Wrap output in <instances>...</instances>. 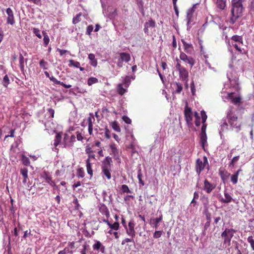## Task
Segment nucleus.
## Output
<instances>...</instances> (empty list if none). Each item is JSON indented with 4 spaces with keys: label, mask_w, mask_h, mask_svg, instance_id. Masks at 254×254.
<instances>
[{
    "label": "nucleus",
    "mask_w": 254,
    "mask_h": 254,
    "mask_svg": "<svg viewBox=\"0 0 254 254\" xmlns=\"http://www.w3.org/2000/svg\"><path fill=\"white\" fill-rule=\"evenodd\" d=\"M231 5L232 7L229 22L231 24H234L237 20L242 15L244 10L242 0H232Z\"/></svg>",
    "instance_id": "nucleus-1"
},
{
    "label": "nucleus",
    "mask_w": 254,
    "mask_h": 254,
    "mask_svg": "<svg viewBox=\"0 0 254 254\" xmlns=\"http://www.w3.org/2000/svg\"><path fill=\"white\" fill-rule=\"evenodd\" d=\"M112 162V158L109 156L106 157L102 162V172L108 180L111 178V171Z\"/></svg>",
    "instance_id": "nucleus-2"
},
{
    "label": "nucleus",
    "mask_w": 254,
    "mask_h": 254,
    "mask_svg": "<svg viewBox=\"0 0 254 254\" xmlns=\"http://www.w3.org/2000/svg\"><path fill=\"white\" fill-rule=\"evenodd\" d=\"M227 119L231 128H236L239 130L240 129V125L238 124V117L232 112V108L227 113Z\"/></svg>",
    "instance_id": "nucleus-3"
},
{
    "label": "nucleus",
    "mask_w": 254,
    "mask_h": 254,
    "mask_svg": "<svg viewBox=\"0 0 254 254\" xmlns=\"http://www.w3.org/2000/svg\"><path fill=\"white\" fill-rule=\"evenodd\" d=\"M206 165L208 166V162L207 158L206 156H203V161L199 158L196 160L195 170L198 176H199L200 173L203 170Z\"/></svg>",
    "instance_id": "nucleus-4"
},
{
    "label": "nucleus",
    "mask_w": 254,
    "mask_h": 254,
    "mask_svg": "<svg viewBox=\"0 0 254 254\" xmlns=\"http://www.w3.org/2000/svg\"><path fill=\"white\" fill-rule=\"evenodd\" d=\"M156 26V22L152 19H150L148 21L145 22L144 24L143 31L145 34L149 35L152 28Z\"/></svg>",
    "instance_id": "nucleus-5"
},
{
    "label": "nucleus",
    "mask_w": 254,
    "mask_h": 254,
    "mask_svg": "<svg viewBox=\"0 0 254 254\" xmlns=\"http://www.w3.org/2000/svg\"><path fill=\"white\" fill-rule=\"evenodd\" d=\"M180 58L184 62L189 64L190 65V67H192L195 64L194 60L192 57H188L183 52H181L180 53Z\"/></svg>",
    "instance_id": "nucleus-6"
},
{
    "label": "nucleus",
    "mask_w": 254,
    "mask_h": 254,
    "mask_svg": "<svg viewBox=\"0 0 254 254\" xmlns=\"http://www.w3.org/2000/svg\"><path fill=\"white\" fill-rule=\"evenodd\" d=\"M54 114H55V111L53 109L49 108L47 110V112L46 113V114L45 115V117L47 118L48 121L47 122L42 121V122L43 123L46 128L49 126L48 125L49 124L50 121H51V120H52V119L54 118Z\"/></svg>",
    "instance_id": "nucleus-7"
},
{
    "label": "nucleus",
    "mask_w": 254,
    "mask_h": 254,
    "mask_svg": "<svg viewBox=\"0 0 254 254\" xmlns=\"http://www.w3.org/2000/svg\"><path fill=\"white\" fill-rule=\"evenodd\" d=\"M194 7L193 6L191 8H189L187 10V29L189 30L190 28H191V26H190L189 25L191 23V22L192 21V18L193 16V14L194 11Z\"/></svg>",
    "instance_id": "nucleus-8"
},
{
    "label": "nucleus",
    "mask_w": 254,
    "mask_h": 254,
    "mask_svg": "<svg viewBox=\"0 0 254 254\" xmlns=\"http://www.w3.org/2000/svg\"><path fill=\"white\" fill-rule=\"evenodd\" d=\"M110 148L111 149V154L113 155L114 158L117 160L118 162H121L120 158L119 152L118 149L116 147L115 144H111L110 145Z\"/></svg>",
    "instance_id": "nucleus-9"
},
{
    "label": "nucleus",
    "mask_w": 254,
    "mask_h": 254,
    "mask_svg": "<svg viewBox=\"0 0 254 254\" xmlns=\"http://www.w3.org/2000/svg\"><path fill=\"white\" fill-rule=\"evenodd\" d=\"M200 114H201V116L202 126L201 127V132H200V134H206V124L205 123L206 121L207 116L206 113L204 111H201Z\"/></svg>",
    "instance_id": "nucleus-10"
},
{
    "label": "nucleus",
    "mask_w": 254,
    "mask_h": 254,
    "mask_svg": "<svg viewBox=\"0 0 254 254\" xmlns=\"http://www.w3.org/2000/svg\"><path fill=\"white\" fill-rule=\"evenodd\" d=\"M215 188V185L210 183L207 179L204 181L203 190L207 193H210Z\"/></svg>",
    "instance_id": "nucleus-11"
},
{
    "label": "nucleus",
    "mask_w": 254,
    "mask_h": 254,
    "mask_svg": "<svg viewBox=\"0 0 254 254\" xmlns=\"http://www.w3.org/2000/svg\"><path fill=\"white\" fill-rule=\"evenodd\" d=\"M128 228L127 227L126 233L127 234L130 236L131 238H133L135 236V232L134 229V224L132 221L129 222L128 224Z\"/></svg>",
    "instance_id": "nucleus-12"
},
{
    "label": "nucleus",
    "mask_w": 254,
    "mask_h": 254,
    "mask_svg": "<svg viewBox=\"0 0 254 254\" xmlns=\"http://www.w3.org/2000/svg\"><path fill=\"white\" fill-rule=\"evenodd\" d=\"M181 41L183 44L184 50L186 53L189 54H192L194 53V49L192 44L187 43L183 39H182Z\"/></svg>",
    "instance_id": "nucleus-13"
},
{
    "label": "nucleus",
    "mask_w": 254,
    "mask_h": 254,
    "mask_svg": "<svg viewBox=\"0 0 254 254\" xmlns=\"http://www.w3.org/2000/svg\"><path fill=\"white\" fill-rule=\"evenodd\" d=\"M222 124L220 126L219 128V134L220 135L221 138H223V132L227 130L228 128V125L227 122V120L226 119H223L222 120Z\"/></svg>",
    "instance_id": "nucleus-14"
},
{
    "label": "nucleus",
    "mask_w": 254,
    "mask_h": 254,
    "mask_svg": "<svg viewBox=\"0 0 254 254\" xmlns=\"http://www.w3.org/2000/svg\"><path fill=\"white\" fill-rule=\"evenodd\" d=\"M92 247L94 251L101 252L102 253H104L105 252V247L100 241H95V243L93 245Z\"/></svg>",
    "instance_id": "nucleus-15"
},
{
    "label": "nucleus",
    "mask_w": 254,
    "mask_h": 254,
    "mask_svg": "<svg viewBox=\"0 0 254 254\" xmlns=\"http://www.w3.org/2000/svg\"><path fill=\"white\" fill-rule=\"evenodd\" d=\"M6 12L8 15L7 18V23L13 25L14 23V19L13 16V13L12 9L10 8H7L6 9Z\"/></svg>",
    "instance_id": "nucleus-16"
},
{
    "label": "nucleus",
    "mask_w": 254,
    "mask_h": 254,
    "mask_svg": "<svg viewBox=\"0 0 254 254\" xmlns=\"http://www.w3.org/2000/svg\"><path fill=\"white\" fill-rule=\"evenodd\" d=\"M163 220L162 215H160L159 217L151 219L150 221V224L155 229H157L159 227V224Z\"/></svg>",
    "instance_id": "nucleus-17"
},
{
    "label": "nucleus",
    "mask_w": 254,
    "mask_h": 254,
    "mask_svg": "<svg viewBox=\"0 0 254 254\" xmlns=\"http://www.w3.org/2000/svg\"><path fill=\"white\" fill-rule=\"evenodd\" d=\"M217 8L224 10L226 6V0H213Z\"/></svg>",
    "instance_id": "nucleus-18"
},
{
    "label": "nucleus",
    "mask_w": 254,
    "mask_h": 254,
    "mask_svg": "<svg viewBox=\"0 0 254 254\" xmlns=\"http://www.w3.org/2000/svg\"><path fill=\"white\" fill-rule=\"evenodd\" d=\"M179 77L184 81H187L188 80L189 73L187 69L184 67L179 71Z\"/></svg>",
    "instance_id": "nucleus-19"
},
{
    "label": "nucleus",
    "mask_w": 254,
    "mask_h": 254,
    "mask_svg": "<svg viewBox=\"0 0 254 254\" xmlns=\"http://www.w3.org/2000/svg\"><path fill=\"white\" fill-rule=\"evenodd\" d=\"M235 232V231L233 229L226 228L222 233L221 236H228L229 238L232 239Z\"/></svg>",
    "instance_id": "nucleus-20"
},
{
    "label": "nucleus",
    "mask_w": 254,
    "mask_h": 254,
    "mask_svg": "<svg viewBox=\"0 0 254 254\" xmlns=\"http://www.w3.org/2000/svg\"><path fill=\"white\" fill-rule=\"evenodd\" d=\"M185 116L188 123H190L192 119L190 108H186L185 110Z\"/></svg>",
    "instance_id": "nucleus-21"
},
{
    "label": "nucleus",
    "mask_w": 254,
    "mask_h": 254,
    "mask_svg": "<svg viewBox=\"0 0 254 254\" xmlns=\"http://www.w3.org/2000/svg\"><path fill=\"white\" fill-rule=\"evenodd\" d=\"M219 174L221 179L223 181L226 180L228 179V178L230 176V174L228 173L227 171L222 170L221 169L219 170Z\"/></svg>",
    "instance_id": "nucleus-22"
},
{
    "label": "nucleus",
    "mask_w": 254,
    "mask_h": 254,
    "mask_svg": "<svg viewBox=\"0 0 254 254\" xmlns=\"http://www.w3.org/2000/svg\"><path fill=\"white\" fill-rule=\"evenodd\" d=\"M224 196L225 198H222L220 199V201L223 203H228L230 202L232 200L233 198L231 196V195L226 191H224Z\"/></svg>",
    "instance_id": "nucleus-23"
},
{
    "label": "nucleus",
    "mask_w": 254,
    "mask_h": 254,
    "mask_svg": "<svg viewBox=\"0 0 254 254\" xmlns=\"http://www.w3.org/2000/svg\"><path fill=\"white\" fill-rule=\"evenodd\" d=\"M99 210L101 213L105 215L107 217L110 216V213L107 207L104 204H102L99 208Z\"/></svg>",
    "instance_id": "nucleus-24"
},
{
    "label": "nucleus",
    "mask_w": 254,
    "mask_h": 254,
    "mask_svg": "<svg viewBox=\"0 0 254 254\" xmlns=\"http://www.w3.org/2000/svg\"><path fill=\"white\" fill-rule=\"evenodd\" d=\"M120 58L121 61L125 62H128L130 60V55L127 53H121L120 54Z\"/></svg>",
    "instance_id": "nucleus-25"
},
{
    "label": "nucleus",
    "mask_w": 254,
    "mask_h": 254,
    "mask_svg": "<svg viewBox=\"0 0 254 254\" xmlns=\"http://www.w3.org/2000/svg\"><path fill=\"white\" fill-rule=\"evenodd\" d=\"M127 88H126L125 86L123 85V84H119L117 86V91L118 93L121 95H123L125 92L127 91Z\"/></svg>",
    "instance_id": "nucleus-26"
},
{
    "label": "nucleus",
    "mask_w": 254,
    "mask_h": 254,
    "mask_svg": "<svg viewBox=\"0 0 254 254\" xmlns=\"http://www.w3.org/2000/svg\"><path fill=\"white\" fill-rule=\"evenodd\" d=\"M228 97L229 99L231 100L232 103L236 105L241 102V98L240 97H234L233 93L229 94Z\"/></svg>",
    "instance_id": "nucleus-27"
},
{
    "label": "nucleus",
    "mask_w": 254,
    "mask_h": 254,
    "mask_svg": "<svg viewBox=\"0 0 254 254\" xmlns=\"http://www.w3.org/2000/svg\"><path fill=\"white\" fill-rule=\"evenodd\" d=\"M27 61V59H24L22 55L20 54L19 56V66L22 71L24 69V63H26Z\"/></svg>",
    "instance_id": "nucleus-28"
},
{
    "label": "nucleus",
    "mask_w": 254,
    "mask_h": 254,
    "mask_svg": "<svg viewBox=\"0 0 254 254\" xmlns=\"http://www.w3.org/2000/svg\"><path fill=\"white\" fill-rule=\"evenodd\" d=\"M88 59L90 61V64L93 66H96L97 64V60L95 59V55L93 54H89L88 55Z\"/></svg>",
    "instance_id": "nucleus-29"
},
{
    "label": "nucleus",
    "mask_w": 254,
    "mask_h": 254,
    "mask_svg": "<svg viewBox=\"0 0 254 254\" xmlns=\"http://www.w3.org/2000/svg\"><path fill=\"white\" fill-rule=\"evenodd\" d=\"M200 142L202 148L204 149L205 145H207L206 134H200Z\"/></svg>",
    "instance_id": "nucleus-30"
},
{
    "label": "nucleus",
    "mask_w": 254,
    "mask_h": 254,
    "mask_svg": "<svg viewBox=\"0 0 254 254\" xmlns=\"http://www.w3.org/2000/svg\"><path fill=\"white\" fill-rule=\"evenodd\" d=\"M86 163L87 173L91 177H92L93 175V171L91 168V164L89 158L86 160Z\"/></svg>",
    "instance_id": "nucleus-31"
},
{
    "label": "nucleus",
    "mask_w": 254,
    "mask_h": 254,
    "mask_svg": "<svg viewBox=\"0 0 254 254\" xmlns=\"http://www.w3.org/2000/svg\"><path fill=\"white\" fill-rule=\"evenodd\" d=\"M231 40L232 41L238 42L241 44H243V38L241 36L234 35L232 37Z\"/></svg>",
    "instance_id": "nucleus-32"
},
{
    "label": "nucleus",
    "mask_w": 254,
    "mask_h": 254,
    "mask_svg": "<svg viewBox=\"0 0 254 254\" xmlns=\"http://www.w3.org/2000/svg\"><path fill=\"white\" fill-rule=\"evenodd\" d=\"M174 87L175 88V92L177 93H180L183 89L182 84L179 82H175L174 84Z\"/></svg>",
    "instance_id": "nucleus-33"
},
{
    "label": "nucleus",
    "mask_w": 254,
    "mask_h": 254,
    "mask_svg": "<svg viewBox=\"0 0 254 254\" xmlns=\"http://www.w3.org/2000/svg\"><path fill=\"white\" fill-rule=\"evenodd\" d=\"M89 117L87 119L88 127H93V124L95 122V118L92 114H90Z\"/></svg>",
    "instance_id": "nucleus-34"
},
{
    "label": "nucleus",
    "mask_w": 254,
    "mask_h": 254,
    "mask_svg": "<svg viewBox=\"0 0 254 254\" xmlns=\"http://www.w3.org/2000/svg\"><path fill=\"white\" fill-rule=\"evenodd\" d=\"M42 33H43V35L44 37V38H43L44 44L45 46H47L48 45L49 41H50L49 37L47 33L45 31H43L42 32Z\"/></svg>",
    "instance_id": "nucleus-35"
},
{
    "label": "nucleus",
    "mask_w": 254,
    "mask_h": 254,
    "mask_svg": "<svg viewBox=\"0 0 254 254\" xmlns=\"http://www.w3.org/2000/svg\"><path fill=\"white\" fill-rule=\"evenodd\" d=\"M39 65L40 67L44 69H47L48 68V63L47 62H46L44 59H42L39 62Z\"/></svg>",
    "instance_id": "nucleus-36"
},
{
    "label": "nucleus",
    "mask_w": 254,
    "mask_h": 254,
    "mask_svg": "<svg viewBox=\"0 0 254 254\" xmlns=\"http://www.w3.org/2000/svg\"><path fill=\"white\" fill-rule=\"evenodd\" d=\"M21 161L22 163L25 166L30 165V162L29 159L23 154L21 155Z\"/></svg>",
    "instance_id": "nucleus-37"
},
{
    "label": "nucleus",
    "mask_w": 254,
    "mask_h": 254,
    "mask_svg": "<svg viewBox=\"0 0 254 254\" xmlns=\"http://www.w3.org/2000/svg\"><path fill=\"white\" fill-rule=\"evenodd\" d=\"M98 82V80L96 77H91L88 78L87 81V84L89 86H91L94 83H96Z\"/></svg>",
    "instance_id": "nucleus-38"
},
{
    "label": "nucleus",
    "mask_w": 254,
    "mask_h": 254,
    "mask_svg": "<svg viewBox=\"0 0 254 254\" xmlns=\"http://www.w3.org/2000/svg\"><path fill=\"white\" fill-rule=\"evenodd\" d=\"M69 63L68 65L69 66H72L76 68L80 67V64L78 62H75L73 60H69Z\"/></svg>",
    "instance_id": "nucleus-39"
},
{
    "label": "nucleus",
    "mask_w": 254,
    "mask_h": 254,
    "mask_svg": "<svg viewBox=\"0 0 254 254\" xmlns=\"http://www.w3.org/2000/svg\"><path fill=\"white\" fill-rule=\"evenodd\" d=\"M250 8V13L253 16L254 15V0H252L249 6Z\"/></svg>",
    "instance_id": "nucleus-40"
},
{
    "label": "nucleus",
    "mask_w": 254,
    "mask_h": 254,
    "mask_svg": "<svg viewBox=\"0 0 254 254\" xmlns=\"http://www.w3.org/2000/svg\"><path fill=\"white\" fill-rule=\"evenodd\" d=\"M42 177L45 180L47 183H49L51 181V177L49 175L47 172H44L42 175Z\"/></svg>",
    "instance_id": "nucleus-41"
},
{
    "label": "nucleus",
    "mask_w": 254,
    "mask_h": 254,
    "mask_svg": "<svg viewBox=\"0 0 254 254\" xmlns=\"http://www.w3.org/2000/svg\"><path fill=\"white\" fill-rule=\"evenodd\" d=\"M20 174L25 179H28V170L26 168H21L20 169Z\"/></svg>",
    "instance_id": "nucleus-42"
},
{
    "label": "nucleus",
    "mask_w": 254,
    "mask_h": 254,
    "mask_svg": "<svg viewBox=\"0 0 254 254\" xmlns=\"http://www.w3.org/2000/svg\"><path fill=\"white\" fill-rule=\"evenodd\" d=\"M224 239L223 245L230 246L231 243V239L228 236H221Z\"/></svg>",
    "instance_id": "nucleus-43"
},
{
    "label": "nucleus",
    "mask_w": 254,
    "mask_h": 254,
    "mask_svg": "<svg viewBox=\"0 0 254 254\" xmlns=\"http://www.w3.org/2000/svg\"><path fill=\"white\" fill-rule=\"evenodd\" d=\"M130 80L128 76H126L123 81V85L125 86L126 88H127L128 87L129 84H130Z\"/></svg>",
    "instance_id": "nucleus-44"
},
{
    "label": "nucleus",
    "mask_w": 254,
    "mask_h": 254,
    "mask_svg": "<svg viewBox=\"0 0 254 254\" xmlns=\"http://www.w3.org/2000/svg\"><path fill=\"white\" fill-rule=\"evenodd\" d=\"M121 190L123 193H131V191L129 189L128 187L126 185H123L121 187Z\"/></svg>",
    "instance_id": "nucleus-45"
},
{
    "label": "nucleus",
    "mask_w": 254,
    "mask_h": 254,
    "mask_svg": "<svg viewBox=\"0 0 254 254\" xmlns=\"http://www.w3.org/2000/svg\"><path fill=\"white\" fill-rule=\"evenodd\" d=\"M9 83V78H8L7 75H5L3 78L2 84L4 87H6Z\"/></svg>",
    "instance_id": "nucleus-46"
},
{
    "label": "nucleus",
    "mask_w": 254,
    "mask_h": 254,
    "mask_svg": "<svg viewBox=\"0 0 254 254\" xmlns=\"http://www.w3.org/2000/svg\"><path fill=\"white\" fill-rule=\"evenodd\" d=\"M81 14L79 13L76 15V16L74 17L72 19V23L74 24L78 23L80 21V16Z\"/></svg>",
    "instance_id": "nucleus-47"
},
{
    "label": "nucleus",
    "mask_w": 254,
    "mask_h": 254,
    "mask_svg": "<svg viewBox=\"0 0 254 254\" xmlns=\"http://www.w3.org/2000/svg\"><path fill=\"white\" fill-rule=\"evenodd\" d=\"M238 179V177L234 174L232 175L231 176V181L234 185L236 184L237 183Z\"/></svg>",
    "instance_id": "nucleus-48"
},
{
    "label": "nucleus",
    "mask_w": 254,
    "mask_h": 254,
    "mask_svg": "<svg viewBox=\"0 0 254 254\" xmlns=\"http://www.w3.org/2000/svg\"><path fill=\"white\" fill-rule=\"evenodd\" d=\"M119 223L118 222H115L114 224H112L111 223V225L109 226V227L111 228V229H113L115 230H117L119 228Z\"/></svg>",
    "instance_id": "nucleus-49"
},
{
    "label": "nucleus",
    "mask_w": 254,
    "mask_h": 254,
    "mask_svg": "<svg viewBox=\"0 0 254 254\" xmlns=\"http://www.w3.org/2000/svg\"><path fill=\"white\" fill-rule=\"evenodd\" d=\"M142 174H141V171L140 170L138 171V175H137V178L138 179L139 184H140L141 186H144V183L142 180Z\"/></svg>",
    "instance_id": "nucleus-50"
},
{
    "label": "nucleus",
    "mask_w": 254,
    "mask_h": 254,
    "mask_svg": "<svg viewBox=\"0 0 254 254\" xmlns=\"http://www.w3.org/2000/svg\"><path fill=\"white\" fill-rule=\"evenodd\" d=\"M117 13L116 9L114 10L112 12H110L108 14V17L110 19H113L115 18Z\"/></svg>",
    "instance_id": "nucleus-51"
},
{
    "label": "nucleus",
    "mask_w": 254,
    "mask_h": 254,
    "mask_svg": "<svg viewBox=\"0 0 254 254\" xmlns=\"http://www.w3.org/2000/svg\"><path fill=\"white\" fill-rule=\"evenodd\" d=\"M93 28L94 27L92 25H89V26H88L86 28V34L88 35H90L92 31L93 30Z\"/></svg>",
    "instance_id": "nucleus-52"
},
{
    "label": "nucleus",
    "mask_w": 254,
    "mask_h": 254,
    "mask_svg": "<svg viewBox=\"0 0 254 254\" xmlns=\"http://www.w3.org/2000/svg\"><path fill=\"white\" fill-rule=\"evenodd\" d=\"M240 156H236L233 158L231 161L230 163L229 166H234L235 163H236L239 159Z\"/></svg>",
    "instance_id": "nucleus-53"
},
{
    "label": "nucleus",
    "mask_w": 254,
    "mask_h": 254,
    "mask_svg": "<svg viewBox=\"0 0 254 254\" xmlns=\"http://www.w3.org/2000/svg\"><path fill=\"white\" fill-rule=\"evenodd\" d=\"M33 32L35 34L36 36H37L39 38H41L42 36L40 34V31L39 29L36 28H34L33 29Z\"/></svg>",
    "instance_id": "nucleus-54"
},
{
    "label": "nucleus",
    "mask_w": 254,
    "mask_h": 254,
    "mask_svg": "<svg viewBox=\"0 0 254 254\" xmlns=\"http://www.w3.org/2000/svg\"><path fill=\"white\" fill-rule=\"evenodd\" d=\"M248 242L250 244L253 250L254 251V240L252 236H250L248 238Z\"/></svg>",
    "instance_id": "nucleus-55"
},
{
    "label": "nucleus",
    "mask_w": 254,
    "mask_h": 254,
    "mask_svg": "<svg viewBox=\"0 0 254 254\" xmlns=\"http://www.w3.org/2000/svg\"><path fill=\"white\" fill-rule=\"evenodd\" d=\"M162 233V231H156L153 234V237L154 238H159L161 236Z\"/></svg>",
    "instance_id": "nucleus-56"
},
{
    "label": "nucleus",
    "mask_w": 254,
    "mask_h": 254,
    "mask_svg": "<svg viewBox=\"0 0 254 254\" xmlns=\"http://www.w3.org/2000/svg\"><path fill=\"white\" fill-rule=\"evenodd\" d=\"M77 177L79 178H83L84 176V172L83 170H82V169H79L77 170Z\"/></svg>",
    "instance_id": "nucleus-57"
},
{
    "label": "nucleus",
    "mask_w": 254,
    "mask_h": 254,
    "mask_svg": "<svg viewBox=\"0 0 254 254\" xmlns=\"http://www.w3.org/2000/svg\"><path fill=\"white\" fill-rule=\"evenodd\" d=\"M112 127L115 130H116L117 131L119 132L121 131L120 127L118 125V124L116 122H114L113 123Z\"/></svg>",
    "instance_id": "nucleus-58"
},
{
    "label": "nucleus",
    "mask_w": 254,
    "mask_h": 254,
    "mask_svg": "<svg viewBox=\"0 0 254 254\" xmlns=\"http://www.w3.org/2000/svg\"><path fill=\"white\" fill-rule=\"evenodd\" d=\"M50 80L54 82V84H59L60 83V81L58 80L55 77L53 76H50L49 77Z\"/></svg>",
    "instance_id": "nucleus-59"
},
{
    "label": "nucleus",
    "mask_w": 254,
    "mask_h": 254,
    "mask_svg": "<svg viewBox=\"0 0 254 254\" xmlns=\"http://www.w3.org/2000/svg\"><path fill=\"white\" fill-rule=\"evenodd\" d=\"M232 46L233 47H234L237 50H238V51L240 52H242V50L240 47V45H241V44L238 43H233V42L232 43Z\"/></svg>",
    "instance_id": "nucleus-60"
},
{
    "label": "nucleus",
    "mask_w": 254,
    "mask_h": 254,
    "mask_svg": "<svg viewBox=\"0 0 254 254\" xmlns=\"http://www.w3.org/2000/svg\"><path fill=\"white\" fill-rule=\"evenodd\" d=\"M104 130H105V137L107 139H109L111 137V136L110 135V132L109 129L107 127H106L104 129Z\"/></svg>",
    "instance_id": "nucleus-61"
},
{
    "label": "nucleus",
    "mask_w": 254,
    "mask_h": 254,
    "mask_svg": "<svg viewBox=\"0 0 254 254\" xmlns=\"http://www.w3.org/2000/svg\"><path fill=\"white\" fill-rule=\"evenodd\" d=\"M122 118L123 121L127 124H130L131 122V120L127 116H124Z\"/></svg>",
    "instance_id": "nucleus-62"
},
{
    "label": "nucleus",
    "mask_w": 254,
    "mask_h": 254,
    "mask_svg": "<svg viewBox=\"0 0 254 254\" xmlns=\"http://www.w3.org/2000/svg\"><path fill=\"white\" fill-rule=\"evenodd\" d=\"M72 203L75 205V207L76 209H78L79 206V204L78 203V201L77 198L75 197L73 200Z\"/></svg>",
    "instance_id": "nucleus-63"
},
{
    "label": "nucleus",
    "mask_w": 254,
    "mask_h": 254,
    "mask_svg": "<svg viewBox=\"0 0 254 254\" xmlns=\"http://www.w3.org/2000/svg\"><path fill=\"white\" fill-rule=\"evenodd\" d=\"M57 51L60 53V54L61 56L64 55L65 53H69V52L67 50H62L59 48L57 49Z\"/></svg>",
    "instance_id": "nucleus-64"
}]
</instances>
